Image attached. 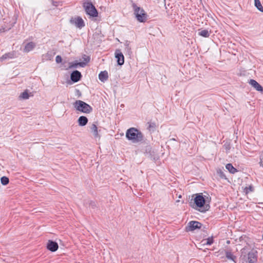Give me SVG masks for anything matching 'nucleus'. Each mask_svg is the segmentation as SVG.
Masks as SVG:
<instances>
[{
	"mask_svg": "<svg viewBox=\"0 0 263 263\" xmlns=\"http://www.w3.org/2000/svg\"><path fill=\"white\" fill-rule=\"evenodd\" d=\"M126 138L133 143L142 142L144 140V135L142 133L135 127L128 129L126 132Z\"/></svg>",
	"mask_w": 263,
	"mask_h": 263,
	"instance_id": "nucleus-1",
	"label": "nucleus"
},
{
	"mask_svg": "<svg viewBox=\"0 0 263 263\" xmlns=\"http://www.w3.org/2000/svg\"><path fill=\"white\" fill-rule=\"evenodd\" d=\"M195 195L196 196L194 199V204L195 207L194 205H193L192 207L194 209L196 208H200L199 211L202 213L208 211L210 208L209 201L208 203L207 201L203 197L202 194H196Z\"/></svg>",
	"mask_w": 263,
	"mask_h": 263,
	"instance_id": "nucleus-2",
	"label": "nucleus"
},
{
	"mask_svg": "<svg viewBox=\"0 0 263 263\" xmlns=\"http://www.w3.org/2000/svg\"><path fill=\"white\" fill-rule=\"evenodd\" d=\"M132 7L134 10V14L137 21L139 22L144 23L147 20V14L144 9L137 5L135 3H132Z\"/></svg>",
	"mask_w": 263,
	"mask_h": 263,
	"instance_id": "nucleus-3",
	"label": "nucleus"
},
{
	"mask_svg": "<svg viewBox=\"0 0 263 263\" xmlns=\"http://www.w3.org/2000/svg\"><path fill=\"white\" fill-rule=\"evenodd\" d=\"M74 108L84 114H90L92 108L89 104L81 100H77L73 103Z\"/></svg>",
	"mask_w": 263,
	"mask_h": 263,
	"instance_id": "nucleus-4",
	"label": "nucleus"
},
{
	"mask_svg": "<svg viewBox=\"0 0 263 263\" xmlns=\"http://www.w3.org/2000/svg\"><path fill=\"white\" fill-rule=\"evenodd\" d=\"M83 7L88 15L92 17H97L98 16V13L97 10L91 2L84 3L83 4Z\"/></svg>",
	"mask_w": 263,
	"mask_h": 263,
	"instance_id": "nucleus-5",
	"label": "nucleus"
},
{
	"mask_svg": "<svg viewBox=\"0 0 263 263\" xmlns=\"http://www.w3.org/2000/svg\"><path fill=\"white\" fill-rule=\"evenodd\" d=\"M202 224L197 221H191L187 224L185 228L186 232L193 231L196 229H199L201 228Z\"/></svg>",
	"mask_w": 263,
	"mask_h": 263,
	"instance_id": "nucleus-6",
	"label": "nucleus"
},
{
	"mask_svg": "<svg viewBox=\"0 0 263 263\" xmlns=\"http://www.w3.org/2000/svg\"><path fill=\"white\" fill-rule=\"evenodd\" d=\"M71 24L74 25L77 28L80 29L85 26V23L83 19L80 16L71 17L70 20Z\"/></svg>",
	"mask_w": 263,
	"mask_h": 263,
	"instance_id": "nucleus-7",
	"label": "nucleus"
},
{
	"mask_svg": "<svg viewBox=\"0 0 263 263\" xmlns=\"http://www.w3.org/2000/svg\"><path fill=\"white\" fill-rule=\"evenodd\" d=\"M248 260L249 263H257V252L251 251L248 253Z\"/></svg>",
	"mask_w": 263,
	"mask_h": 263,
	"instance_id": "nucleus-8",
	"label": "nucleus"
},
{
	"mask_svg": "<svg viewBox=\"0 0 263 263\" xmlns=\"http://www.w3.org/2000/svg\"><path fill=\"white\" fill-rule=\"evenodd\" d=\"M47 249L51 252H55L59 248L58 243L54 241L49 240L46 245Z\"/></svg>",
	"mask_w": 263,
	"mask_h": 263,
	"instance_id": "nucleus-9",
	"label": "nucleus"
},
{
	"mask_svg": "<svg viewBox=\"0 0 263 263\" xmlns=\"http://www.w3.org/2000/svg\"><path fill=\"white\" fill-rule=\"evenodd\" d=\"M115 58L117 60V63L119 65H122L124 63V57L120 50L117 49L115 51Z\"/></svg>",
	"mask_w": 263,
	"mask_h": 263,
	"instance_id": "nucleus-10",
	"label": "nucleus"
},
{
	"mask_svg": "<svg viewBox=\"0 0 263 263\" xmlns=\"http://www.w3.org/2000/svg\"><path fill=\"white\" fill-rule=\"evenodd\" d=\"M82 77V76L81 73L77 70L72 71L70 74L71 80L73 83H76L79 81L81 80Z\"/></svg>",
	"mask_w": 263,
	"mask_h": 263,
	"instance_id": "nucleus-11",
	"label": "nucleus"
},
{
	"mask_svg": "<svg viewBox=\"0 0 263 263\" xmlns=\"http://www.w3.org/2000/svg\"><path fill=\"white\" fill-rule=\"evenodd\" d=\"M249 83L257 91H260L263 93V87L255 80L251 79Z\"/></svg>",
	"mask_w": 263,
	"mask_h": 263,
	"instance_id": "nucleus-12",
	"label": "nucleus"
},
{
	"mask_svg": "<svg viewBox=\"0 0 263 263\" xmlns=\"http://www.w3.org/2000/svg\"><path fill=\"white\" fill-rule=\"evenodd\" d=\"M90 130L91 133H92L95 138H100V135L98 133V127L96 123H93L90 126Z\"/></svg>",
	"mask_w": 263,
	"mask_h": 263,
	"instance_id": "nucleus-13",
	"label": "nucleus"
},
{
	"mask_svg": "<svg viewBox=\"0 0 263 263\" xmlns=\"http://www.w3.org/2000/svg\"><path fill=\"white\" fill-rule=\"evenodd\" d=\"M35 47V44L32 42L28 43L25 46V47L23 49L24 52H29V51L32 50Z\"/></svg>",
	"mask_w": 263,
	"mask_h": 263,
	"instance_id": "nucleus-14",
	"label": "nucleus"
},
{
	"mask_svg": "<svg viewBox=\"0 0 263 263\" xmlns=\"http://www.w3.org/2000/svg\"><path fill=\"white\" fill-rule=\"evenodd\" d=\"M88 122L87 118L85 116H80L78 119V123L80 126H85Z\"/></svg>",
	"mask_w": 263,
	"mask_h": 263,
	"instance_id": "nucleus-15",
	"label": "nucleus"
},
{
	"mask_svg": "<svg viewBox=\"0 0 263 263\" xmlns=\"http://www.w3.org/2000/svg\"><path fill=\"white\" fill-rule=\"evenodd\" d=\"M69 66L67 69L74 68L77 67L78 66H80L82 67H84L86 66V63L84 62H77V61L74 62H71L69 63Z\"/></svg>",
	"mask_w": 263,
	"mask_h": 263,
	"instance_id": "nucleus-16",
	"label": "nucleus"
},
{
	"mask_svg": "<svg viewBox=\"0 0 263 263\" xmlns=\"http://www.w3.org/2000/svg\"><path fill=\"white\" fill-rule=\"evenodd\" d=\"M108 78V72L106 71H101L99 74V80L103 82H104L105 81H107Z\"/></svg>",
	"mask_w": 263,
	"mask_h": 263,
	"instance_id": "nucleus-17",
	"label": "nucleus"
},
{
	"mask_svg": "<svg viewBox=\"0 0 263 263\" xmlns=\"http://www.w3.org/2000/svg\"><path fill=\"white\" fill-rule=\"evenodd\" d=\"M226 257L228 259L231 260L235 262L236 257L233 254L232 252L230 250H226L225 251Z\"/></svg>",
	"mask_w": 263,
	"mask_h": 263,
	"instance_id": "nucleus-18",
	"label": "nucleus"
},
{
	"mask_svg": "<svg viewBox=\"0 0 263 263\" xmlns=\"http://www.w3.org/2000/svg\"><path fill=\"white\" fill-rule=\"evenodd\" d=\"M31 94V93H30V94L29 93L28 89H26L24 92L21 93V95L19 96V98L23 100L28 99L30 96H33V95Z\"/></svg>",
	"mask_w": 263,
	"mask_h": 263,
	"instance_id": "nucleus-19",
	"label": "nucleus"
},
{
	"mask_svg": "<svg viewBox=\"0 0 263 263\" xmlns=\"http://www.w3.org/2000/svg\"><path fill=\"white\" fill-rule=\"evenodd\" d=\"M226 168L229 171L231 174H235L238 171L235 168L231 163H228L226 166Z\"/></svg>",
	"mask_w": 263,
	"mask_h": 263,
	"instance_id": "nucleus-20",
	"label": "nucleus"
},
{
	"mask_svg": "<svg viewBox=\"0 0 263 263\" xmlns=\"http://www.w3.org/2000/svg\"><path fill=\"white\" fill-rule=\"evenodd\" d=\"M129 44L130 42L128 41H126L124 43V45L125 47V50L127 53V54L130 55L132 53V51L131 50V47Z\"/></svg>",
	"mask_w": 263,
	"mask_h": 263,
	"instance_id": "nucleus-21",
	"label": "nucleus"
},
{
	"mask_svg": "<svg viewBox=\"0 0 263 263\" xmlns=\"http://www.w3.org/2000/svg\"><path fill=\"white\" fill-rule=\"evenodd\" d=\"M53 55L52 52H48L46 54H43L42 55V59H43V60H45V61L51 60L53 58Z\"/></svg>",
	"mask_w": 263,
	"mask_h": 263,
	"instance_id": "nucleus-22",
	"label": "nucleus"
},
{
	"mask_svg": "<svg viewBox=\"0 0 263 263\" xmlns=\"http://www.w3.org/2000/svg\"><path fill=\"white\" fill-rule=\"evenodd\" d=\"M13 58V53H11V52H8V53H6L4 54V55H3L1 57L0 60L1 61H3L7 59H12Z\"/></svg>",
	"mask_w": 263,
	"mask_h": 263,
	"instance_id": "nucleus-23",
	"label": "nucleus"
},
{
	"mask_svg": "<svg viewBox=\"0 0 263 263\" xmlns=\"http://www.w3.org/2000/svg\"><path fill=\"white\" fill-rule=\"evenodd\" d=\"M198 34L200 36H202L204 37H208L210 36V33L208 30H201V31L199 30Z\"/></svg>",
	"mask_w": 263,
	"mask_h": 263,
	"instance_id": "nucleus-24",
	"label": "nucleus"
},
{
	"mask_svg": "<svg viewBox=\"0 0 263 263\" xmlns=\"http://www.w3.org/2000/svg\"><path fill=\"white\" fill-rule=\"evenodd\" d=\"M255 6L260 12H263V7L259 0H254Z\"/></svg>",
	"mask_w": 263,
	"mask_h": 263,
	"instance_id": "nucleus-25",
	"label": "nucleus"
},
{
	"mask_svg": "<svg viewBox=\"0 0 263 263\" xmlns=\"http://www.w3.org/2000/svg\"><path fill=\"white\" fill-rule=\"evenodd\" d=\"M213 237L212 236L206 239H204L202 241V242H204L203 243L204 245H211L213 243Z\"/></svg>",
	"mask_w": 263,
	"mask_h": 263,
	"instance_id": "nucleus-26",
	"label": "nucleus"
},
{
	"mask_svg": "<svg viewBox=\"0 0 263 263\" xmlns=\"http://www.w3.org/2000/svg\"><path fill=\"white\" fill-rule=\"evenodd\" d=\"M1 182L3 185H6L9 183V179L7 177L3 176L1 178Z\"/></svg>",
	"mask_w": 263,
	"mask_h": 263,
	"instance_id": "nucleus-27",
	"label": "nucleus"
},
{
	"mask_svg": "<svg viewBox=\"0 0 263 263\" xmlns=\"http://www.w3.org/2000/svg\"><path fill=\"white\" fill-rule=\"evenodd\" d=\"M147 124L148 125V126L147 127V129L149 131L154 132L156 129V124L154 122H148Z\"/></svg>",
	"mask_w": 263,
	"mask_h": 263,
	"instance_id": "nucleus-28",
	"label": "nucleus"
},
{
	"mask_svg": "<svg viewBox=\"0 0 263 263\" xmlns=\"http://www.w3.org/2000/svg\"><path fill=\"white\" fill-rule=\"evenodd\" d=\"M217 174L221 178H227L224 172L221 169H218L217 170Z\"/></svg>",
	"mask_w": 263,
	"mask_h": 263,
	"instance_id": "nucleus-29",
	"label": "nucleus"
},
{
	"mask_svg": "<svg viewBox=\"0 0 263 263\" xmlns=\"http://www.w3.org/2000/svg\"><path fill=\"white\" fill-rule=\"evenodd\" d=\"M253 190L254 189L252 185H250L249 187H246L245 189L246 194H248L250 192H253Z\"/></svg>",
	"mask_w": 263,
	"mask_h": 263,
	"instance_id": "nucleus-30",
	"label": "nucleus"
},
{
	"mask_svg": "<svg viewBox=\"0 0 263 263\" xmlns=\"http://www.w3.org/2000/svg\"><path fill=\"white\" fill-rule=\"evenodd\" d=\"M83 59L84 60V63H86V64L90 61V58L88 56H86V55H84Z\"/></svg>",
	"mask_w": 263,
	"mask_h": 263,
	"instance_id": "nucleus-31",
	"label": "nucleus"
},
{
	"mask_svg": "<svg viewBox=\"0 0 263 263\" xmlns=\"http://www.w3.org/2000/svg\"><path fill=\"white\" fill-rule=\"evenodd\" d=\"M62 59L60 55H57L55 58V61L57 63H60L62 62Z\"/></svg>",
	"mask_w": 263,
	"mask_h": 263,
	"instance_id": "nucleus-32",
	"label": "nucleus"
},
{
	"mask_svg": "<svg viewBox=\"0 0 263 263\" xmlns=\"http://www.w3.org/2000/svg\"><path fill=\"white\" fill-rule=\"evenodd\" d=\"M89 205L93 209L95 208L96 207V204L95 202L91 201L89 202Z\"/></svg>",
	"mask_w": 263,
	"mask_h": 263,
	"instance_id": "nucleus-33",
	"label": "nucleus"
},
{
	"mask_svg": "<svg viewBox=\"0 0 263 263\" xmlns=\"http://www.w3.org/2000/svg\"><path fill=\"white\" fill-rule=\"evenodd\" d=\"M76 92L79 97L81 96V92L79 89H76Z\"/></svg>",
	"mask_w": 263,
	"mask_h": 263,
	"instance_id": "nucleus-34",
	"label": "nucleus"
},
{
	"mask_svg": "<svg viewBox=\"0 0 263 263\" xmlns=\"http://www.w3.org/2000/svg\"><path fill=\"white\" fill-rule=\"evenodd\" d=\"M245 250H246V249H245V248H243L242 249H241V254H242L243 253H246Z\"/></svg>",
	"mask_w": 263,
	"mask_h": 263,
	"instance_id": "nucleus-35",
	"label": "nucleus"
},
{
	"mask_svg": "<svg viewBox=\"0 0 263 263\" xmlns=\"http://www.w3.org/2000/svg\"><path fill=\"white\" fill-rule=\"evenodd\" d=\"M171 140H174V141H175V140H176V139H175V138H173V139H172Z\"/></svg>",
	"mask_w": 263,
	"mask_h": 263,
	"instance_id": "nucleus-36",
	"label": "nucleus"
},
{
	"mask_svg": "<svg viewBox=\"0 0 263 263\" xmlns=\"http://www.w3.org/2000/svg\"><path fill=\"white\" fill-rule=\"evenodd\" d=\"M230 243V241H228L227 243Z\"/></svg>",
	"mask_w": 263,
	"mask_h": 263,
	"instance_id": "nucleus-37",
	"label": "nucleus"
},
{
	"mask_svg": "<svg viewBox=\"0 0 263 263\" xmlns=\"http://www.w3.org/2000/svg\"><path fill=\"white\" fill-rule=\"evenodd\" d=\"M262 239H263V234H262Z\"/></svg>",
	"mask_w": 263,
	"mask_h": 263,
	"instance_id": "nucleus-38",
	"label": "nucleus"
}]
</instances>
